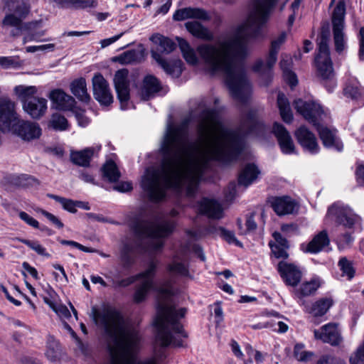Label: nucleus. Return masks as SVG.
<instances>
[{
    "mask_svg": "<svg viewBox=\"0 0 364 364\" xmlns=\"http://www.w3.org/2000/svg\"><path fill=\"white\" fill-rule=\"evenodd\" d=\"M197 129L198 139L188 143L184 125H167L159 149L160 167L147 168L141 180L151 200H161L168 189L185 190L193 196L211 161L228 164L236 160L243 149L244 135H259L264 125L251 109L240 128L232 129L223 124L216 110L208 109L200 114Z\"/></svg>",
    "mask_w": 364,
    "mask_h": 364,
    "instance_id": "nucleus-1",
    "label": "nucleus"
},
{
    "mask_svg": "<svg viewBox=\"0 0 364 364\" xmlns=\"http://www.w3.org/2000/svg\"><path fill=\"white\" fill-rule=\"evenodd\" d=\"M277 1L253 0L247 18L232 34L215 44L203 43L197 47V53L207 71L211 75L223 73L232 97L242 103L248 100L251 85L243 65L237 63V59L245 55L247 40L261 36V29Z\"/></svg>",
    "mask_w": 364,
    "mask_h": 364,
    "instance_id": "nucleus-2",
    "label": "nucleus"
},
{
    "mask_svg": "<svg viewBox=\"0 0 364 364\" xmlns=\"http://www.w3.org/2000/svg\"><path fill=\"white\" fill-rule=\"evenodd\" d=\"M156 267L157 262L151 261L145 271L119 281L117 286L126 287L136 280H141L134 294V301L137 304L146 299L149 290L154 289L157 291L159 298L156 315L154 321V325L157 331L156 341L163 347L169 345L179 347L183 345L181 338L187 337L179 322L180 318L185 316L186 309H176L172 304L171 296L173 294V290L169 282H167L166 286H154V278Z\"/></svg>",
    "mask_w": 364,
    "mask_h": 364,
    "instance_id": "nucleus-3",
    "label": "nucleus"
},
{
    "mask_svg": "<svg viewBox=\"0 0 364 364\" xmlns=\"http://www.w3.org/2000/svg\"><path fill=\"white\" fill-rule=\"evenodd\" d=\"M93 318L100 324L108 336L110 364H158L156 356L136 360L141 341L138 328L125 323L121 314L112 307L99 311L92 309Z\"/></svg>",
    "mask_w": 364,
    "mask_h": 364,
    "instance_id": "nucleus-4",
    "label": "nucleus"
},
{
    "mask_svg": "<svg viewBox=\"0 0 364 364\" xmlns=\"http://www.w3.org/2000/svg\"><path fill=\"white\" fill-rule=\"evenodd\" d=\"M175 223L171 220H156L155 221L142 220L133 226L137 237L146 240L145 251L155 252L160 250L163 245V238L172 233Z\"/></svg>",
    "mask_w": 364,
    "mask_h": 364,
    "instance_id": "nucleus-5",
    "label": "nucleus"
},
{
    "mask_svg": "<svg viewBox=\"0 0 364 364\" xmlns=\"http://www.w3.org/2000/svg\"><path fill=\"white\" fill-rule=\"evenodd\" d=\"M329 38L328 28L323 27L318 38V53L315 57V65L318 75L325 82V86L328 90L331 92L336 86V82L334 80V72L330 58Z\"/></svg>",
    "mask_w": 364,
    "mask_h": 364,
    "instance_id": "nucleus-6",
    "label": "nucleus"
},
{
    "mask_svg": "<svg viewBox=\"0 0 364 364\" xmlns=\"http://www.w3.org/2000/svg\"><path fill=\"white\" fill-rule=\"evenodd\" d=\"M287 34L282 32L279 36L273 40L271 43V48L266 62L262 60H258L254 64L252 69L255 72L258 73L263 80V85L267 86L272 80L273 73L272 68L277 60V54L281 46L285 42Z\"/></svg>",
    "mask_w": 364,
    "mask_h": 364,
    "instance_id": "nucleus-7",
    "label": "nucleus"
},
{
    "mask_svg": "<svg viewBox=\"0 0 364 364\" xmlns=\"http://www.w3.org/2000/svg\"><path fill=\"white\" fill-rule=\"evenodd\" d=\"M294 108L305 119L311 123L315 127L319 126L326 113L321 106L315 102H305L301 99L294 102Z\"/></svg>",
    "mask_w": 364,
    "mask_h": 364,
    "instance_id": "nucleus-8",
    "label": "nucleus"
},
{
    "mask_svg": "<svg viewBox=\"0 0 364 364\" xmlns=\"http://www.w3.org/2000/svg\"><path fill=\"white\" fill-rule=\"evenodd\" d=\"M360 223V217L348 205L343 206V248L353 242L355 230Z\"/></svg>",
    "mask_w": 364,
    "mask_h": 364,
    "instance_id": "nucleus-9",
    "label": "nucleus"
},
{
    "mask_svg": "<svg viewBox=\"0 0 364 364\" xmlns=\"http://www.w3.org/2000/svg\"><path fill=\"white\" fill-rule=\"evenodd\" d=\"M94 98L103 106L113 102V95L109 83L100 73L95 74L92 79Z\"/></svg>",
    "mask_w": 364,
    "mask_h": 364,
    "instance_id": "nucleus-10",
    "label": "nucleus"
},
{
    "mask_svg": "<svg viewBox=\"0 0 364 364\" xmlns=\"http://www.w3.org/2000/svg\"><path fill=\"white\" fill-rule=\"evenodd\" d=\"M18 119L15 111V103L8 97L0 99V131L9 132L11 131L13 124Z\"/></svg>",
    "mask_w": 364,
    "mask_h": 364,
    "instance_id": "nucleus-11",
    "label": "nucleus"
},
{
    "mask_svg": "<svg viewBox=\"0 0 364 364\" xmlns=\"http://www.w3.org/2000/svg\"><path fill=\"white\" fill-rule=\"evenodd\" d=\"M11 131L24 141L38 139L41 135V128L36 122L17 119L13 124Z\"/></svg>",
    "mask_w": 364,
    "mask_h": 364,
    "instance_id": "nucleus-12",
    "label": "nucleus"
},
{
    "mask_svg": "<svg viewBox=\"0 0 364 364\" xmlns=\"http://www.w3.org/2000/svg\"><path fill=\"white\" fill-rule=\"evenodd\" d=\"M314 335L315 339L321 340L323 343L333 346H338L341 341L339 323H328L318 329H314Z\"/></svg>",
    "mask_w": 364,
    "mask_h": 364,
    "instance_id": "nucleus-13",
    "label": "nucleus"
},
{
    "mask_svg": "<svg viewBox=\"0 0 364 364\" xmlns=\"http://www.w3.org/2000/svg\"><path fill=\"white\" fill-rule=\"evenodd\" d=\"M129 72L126 69L119 70L114 77V87L117 97L121 103V107L126 109L124 103L129 100V81L128 80Z\"/></svg>",
    "mask_w": 364,
    "mask_h": 364,
    "instance_id": "nucleus-14",
    "label": "nucleus"
},
{
    "mask_svg": "<svg viewBox=\"0 0 364 364\" xmlns=\"http://www.w3.org/2000/svg\"><path fill=\"white\" fill-rule=\"evenodd\" d=\"M333 8L331 17L335 46L337 51L341 50V0H331L329 9Z\"/></svg>",
    "mask_w": 364,
    "mask_h": 364,
    "instance_id": "nucleus-15",
    "label": "nucleus"
},
{
    "mask_svg": "<svg viewBox=\"0 0 364 364\" xmlns=\"http://www.w3.org/2000/svg\"><path fill=\"white\" fill-rule=\"evenodd\" d=\"M53 106L58 110L70 111L72 110L76 101L73 97L69 95L61 89H55L50 92L48 95Z\"/></svg>",
    "mask_w": 364,
    "mask_h": 364,
    "instance_id": "nucleus-16",
    "label": "nucleus"
},
{
    "mask_svg": "<svg viewBox=\"0 0 364 364\" xmlns=\"http://www.w3.org/2000/svg\"><path fill=\"white\" fill-rule=\"evenodd\" d=\"M277 269L287 284L295 287L300 282L301 272L294 264L281 261L278 264Z\"/></svg>",
    "mask_w": 364,
    "mask_h": 364,
    "instance_id": "nucleus-17",
    "label": "nucleus"
},
{
    "mask_svg": "<svg viewBox=\"0 0 364 364\" xmlns=\"http://www.w3.org/2000/svg\"><path fill=\"white\" fill-rule=\"evenodd\" d=\"M272 132L277 139L279 145L283 154H291L294 152L295 146L289 132L281 124L274 122Z\"/></svg>",
    "mask_w": 364,
    "mask_h": 364,
    "instance_id": "nucleus-18",
    "label": "nucleus"
},
{
    "mask_svg": "<svg viewBox=\"0 0 364 364\" xmlns=\"http://www.w3.org/2000/svg\"><path fill=\"white\" fill-rule=\"evenodd\" d=\"M296 137L301 146L311 154L318 151V145L314 134L306 127H300L295 132Z\"/></svg>",
    "mask_w": 364,
    "mask_h": 364,
    "instance_id": "nucleus-19",
    "label": "nucleus"
},
{
    "mask_svg": "<svg viewBox=\"0 0 364 364\" xmlns=\"http://www.w3.org/2000/svg\"><path fill=\"white\" fill-rule=\"evenodd\" d=\"M330 240L326 230H322L315 235L312 240L307 244H302L301 250L307 253L316 254L321 252L328 246Z\"/></svg>",
    "mask_w": 364,
    "mask_h": 364,
    "instance_id": "nucleus-20",
    "label": "nucleus"
},
{
    "mask_svg": "<svg viewBox=\"0 0 364 364\" xmlns=\"http://www.w3.org/2000/svg\"><path fill=\"white\" fill-rule=\"evenodd\" d=\"M269 202L278 215L292 214L296 206L295 201L289 196L272 197Z\"/></svg>",
    "mask_w": 364,
    "mask_h": 364,
    "instance_id": "nucleus-21",
    "label": "nucleus"
},
{
    "mask_svg": "<svg viewBox=\"0 0 364 364\" xmlns=\"http://www.w3.org/2000/svg\"><path fill=\"white\" fill-rule=\"evenodd\" d=\"M47 108V100L43 97H36L23 105V110L34 119L42 117L46 114Z\"/></svg>",
    "mask_w": 364,
    "mask_h": 364,
    "instance_id": "nucleus-22",
    "label": "nucleus"
},
{
    "mask_svg": "<svg viewBox=\"0 0 364 364\" xmlns=\"http://www.w3.org/2000/svg\"><path fill=\"white\" fill-rule=\"evenodd\" d=\"M151 57L158 63L164 70L173 77H178L183 71V63L181 60H175L171 63L167 62L156 51H151Z\"/></svg>",
    "mask_w": 364,
    "mask_h": 364,
    "instance_id": "nucleus-23",
    "label": "nucleus"
},
{
    "mask_svg": "<svg viewBox=\"0 0 364 364\" xmlns=\"http://www.w3.org/2000/svg\"><path fill=\"white\" fill-rule=\"evenodd\" d=\"M200 213L210 218L220 219L223 217V210L220 203L214 200L203 198L198 204Z\"/></svg>",
    "mask_w": 364,
    "mask_h": 364,
    "instance_id": "nucleus-24",
    "label": "nucleus"
},
{
    "mask_svg": "<svg viewBox=\"0 0 364 364\" xmlns=\"http://www.w3.org/2000/svg\"><path fill=\"white\" fill-rule=\"evenodd\" d=\"M173 18L175 21H183L187 18H196L200 20L207 21L210 19V16L203 9L186 7L177 10Z\"/></svg>",
    "mask_w": 364,
    "mask_h": 364,
    "instance_id": "nucleus-25",
    "label": "nucleus"
},
{
    "mask_svg": "<svg viewBox=\"0 0 364 364\" xmlns=\"http://www.w3.org/2000/svg\"><path fill=\"white\" fill-rule=\"evenodd\" d=\"M71 92L82 102L89 103L91 100L87 92V83L84 77L74 80L70 85Z\"/></svg>",
    "mask_w": 364,
    "mask_h": 364,
    "instance_id": "nucleus-26",
    "label": "nucleus"
},
{
    "mask_svg": "<svg viewBox=\"0 0 364 364\" xmlns=\"http://www.w3.org/2000/svg\"><path fill=\"white\" fill-rule=\"evenodd\" d=\"M161 89L162 87L158 79L153 75H148L143 80L141 97L143 100H148Z\"/></svg>",
    "mask_w": 364,
    "mask_h": 364,
    "instance_id": "nucleus-27",
    "label": "nucleus"
},
{
    "mask_svg": "<svg viewBox=\"0 0 364 364\" xmlns=\"http://www.w3.org/2000/svg\"><path fill=\"white\" fill-rule=\"evenodd\" d=\"M333 304L331 298H321L314 302L306 311L314 317H320L325 315Z\"/></svg>",
    "mask_w": 364,
    "mask_h": 364,
    "instance_id": "nucleus-28",
    "label": "nucleus"
},
{
    "mask_svg": "<svg viewBox=\"0 0 364 364\" xmlns=\"http://www.w3.org/2000/svg\"><path fill=\"white\" fill-rule=\"evenodd\" d=\"M94 153L95 149L92 147H88L78 151H73L70 154V160L77 166L87 167L90 166Z\"/></svg>",
    "mask_w": 364,
    "mask_h": 364,
    "instance_id": "nucleus-29",
    "label": "nucleus"
},
{
    "mask_svg": "<svg viewBox=\"0 0 364 364\" xmlns=\"http://www.w3.org/2000/svg\"><path fill=\"white\" fill-rule=\"evenodd\" d=\"M186 29L195 37L203 40H211L213 33L198 21H188L186 23Z\"/></svg>",
    "mask_w": 364,
    "mask_h": 364,
    "instance_id": "nucleus-30",
    "label": "nucleus"
},
{
    "mask_svg": "<svg viewBox=\"0 0 364 364\" xmlns=\"http://www.w3.org/2000/svg\"><path fill=\"white\" fill-rule=\"evenodd\" d=\"M291 58L288 55H282L279 65L283 71L284 77L291 87H294L296 85L298 80L295 73L291 71Z\"/></svg>",
    "mask_w": 364,
    "mask_h": 364,
    "instance_id": "nucleus-31",
    "label": "nucleus"
},
{
    "mask_svg": "<svg viewBox=\"0 0 364 364\" xmlns=\"http://www.w3.org/2000/svg\"><path fill=\"white\" fill-rule=\"evenodd\" d=\"M259 173V170L254 164H247L239 176V184L249 186L257 178Z\"/></svg>",
    "mask_w": 364,
    "mask_h": 364,
    "instance_id": "nucleus-32",
    "label": "nucleus"
},
{
    "mask_svg": "<svg viewBox=\"0 0 364 364\" xmlns=\"http://www.w3.org/2000/svg\"><path fill=\"white\" fill-rule=\"evenodd\" d=\"M180 50L186 61L191 65H197L198 58L194 50L190 46L189 43L182 38L177 37Z\"/></svg>",
    "mask_w": 364,
    "mask_h": 364,
    "instance_id": "nucleus-33",
    "label": "nucleus"
},
{
    "mask_svg": "<svg viewBox=\"0 0 364 364\" xmlns=\"http://www.w3.org/2000/svg\"><path fill=\"white\" fill-rule=\"evenodd\" d=\"M277 106L283 121L290 123L293 119V114L287 98L282 92H279L277 96Z\"/></svg>",
    "mask_w": 364,
    "mask_h": 364,
    "instance_id": "nucleus-34",
    "label": "nucleus"
},
{
    "mask_svg": "<svg viewBox=\"0 0 364 364\" xmlns=\"http://www.w3.org/2000/svg\"><path fill=\"white\" fill-rule=\"evenodd\" d=\"M150 39L159 45V51L161 53L168 54L176 48V43L172 40L159 33L153 35Z\"/></svg>",
    "mask_w": 364,
    "mask_h": 364,
    "instance_id": "nucleus-35",
    "label": "nucleus"
},
{
    "mask_svg": "<svg viewBox=\"0 0 364 364\" xmlns=\"http://www.w3.org/2000/svg\"><path fill=\"white\" fill-rule=\"evenodd\" d=\"M320 285L318 279H311L303 283L298 289L295 290V294L299 298L311 296L316 292Z\"/></svg>",
    "mask_w": 364,
    "mask_h": 364,
    "instance_id": "nucleus-36",
    "label": "nucleus"
},
{
    "mask_svg": "<svg viewBox=\"0 0 364 364\" xmlns=\"http://www.w3.org/2000/svg\"><path fill=\"white\" fill-rule=\"evenodd\" d=\"M14 92L23 105L30 99H34V95L37 92L35 86L18 85L14 87Z\"/></svg>",
    "mask_w": 364,
    "mask_h": 364,
    "instance_id": "nucleus-37",
    "label": "nucleus"
},
{
    "mask_svg": "<svg viewBox=\"0 0 364 364\" xmlns=\"http://www.w3.org/2000/svg\"><path fill=\"white\" fill-rule=\"evenodd\" d=\"M328 224L339 226L341 224V206L339 203H335L328 209L326 215Z\"/></svg>",
    "mask_w": 364,
    "mask_h": 364,
    "instance_id": "nucleus-38",
    "label": "nucleus"
},
{
    "mask_svg": "<svg viewBox=\"0 0 364 364\" xmlns=\"http://www.w3.org/2000/svg\"><path fill=\"white\" fill-rule=\"evenodd\" d=\"M167 270L171 274L181 277H187L188 275L187 265L177 257H174L173 261L167 266Z\"/></svg>",
    "mask_w": 364,
    "mask_h": 364,
    "instance_id": "nucleus-39",
    "label": "nucleus"
},
{
    "mask_svg": "<svg viewBox=\"0 0 364 364\" xmlns=\"http://www.w3.org/2000/svg\"><path fill=\"white\" fill-rule=\"evenodd\" d=\"M316 128L319 134L320 138L322 140L323 145L328 147L333 146L335 141L336 131L331 130L321 124Z\"/></svg>",
    "mask_w": 364,
    "mask_h": 364,
    "instance_id": "nucleus-40",
    "label": "nucleus"
},
{
    "mask_svg": "<svg viewBox=\"0 0 364 364\" xmlns=\"http://www.w3.org/2000/svg\"><path fill=\"white\" fill-rule=\"evenodd\" d=\"M103 176L110 182H115L120 178V173L115 163L108 161L102 167Z\"/></svg>",
    "mask_w": 364,
    "mask_h": 364,
    "instance_id": "nucleus-41",
    "label": "nucleus"
},
{
    "mask_svg": "<svg viewBox=\"0 0 364 364\" xmlns=\"http://www.w3.org/2000/svg\"><path fill=\"white\" fill-rule=\"evenodd\" d=\"M237 225L240 235H246L255 231L257 227L255 220V213H251L250 215H247L245 228L242 226V222L240 218L237 220Z\"/></svg>",
    "mask_w": 364,
    "mask_h": 364,
    "instance_id": "nucleus-42",
    "label": "nucleus"
},
{
    "mask_svg": "<svg viewBox=\"0 0 364 364\" xmlns=\"http://www.w3.org/2000/svg\"><path fill=\"white\" fill-rule=\"evenodd\" d=\"M59 351V343L53 336H49L47 340V350L46 352V357L50 360L54 361L58 357Z\"/></svg>",
    "mask_w": 364,
    "mask_h": 364,
    "instance_id": "nucleus-43",
    "label": "nucleus"
},
{
    "mask_svg": "<svg viewBox=\"0 0 364 364\" xmlns=\"http://www.w3.org/2000/svg\"><path fill=\"white\" fill-rule=\"evenodd\" d=\"M294 355L299 361L308 362L314 358V353L312 351L304 350L303 343H296L294 348Z\"/></svg>",
    "mask_w": 364,
    "mask_h": 364,
    "instance_id": "nucleus-44",
    "label": "nucleus"
},
{
    "mask_svg": "<svg viewBox=\"0 0 364 364\" xmlns=\"http://www.w3.org/2000/svg\"><path fill=\"white\" fill-rule=\"evenodd\" d=\"M12 183L16 186L21 187H28L39 184L38 181L36 178L27 174L14 176Z\"/></svg>",
    "mask_w": 364,
    "mask_h": 364,
    "instance_id": "nucleus-45",
    "label": "nucleus"
},
{
    "mask_svg": "<svg viewBox=\"0 0 364 364\" xmlns=\"http://www.w3.org/2000/svg\"><path fill=\"white\" fill-rule=\"evenodd\" d=\"M48 197L61 204L63 209H65V210L72 213H75L77 212L76 200H73L71 199L65 198L53 194H49Z\"/></svg>",
    "mask_w": 364,
    "mask_h": 364,
    "instance_id": "nucleus-46",
    "label": "nucleus"
},
{
    "mask_svg": "<svg viewBox=\"0 0 364 364\" xmlns=\"http://www.w3.org/2000/svg\"><path fill=\"white\" fill-rule=\"evenodd\" d=\"M50 126L55 130L64 131L68 127V122L66 118L58 113L53 114L50 120Z\"/></svg>",
    "mask_w": 364,
    "mask_h": 364,
    "instance_id": "nucleus-47",
    "label": "nucleus"
},
{
    "mask_svg": "<svg viewBox=\"0 0 364 364\" xmlns=\"http://www.w3.org/2000/svg\"><path fill=\"white\" fill-rule=\"evenodd\" d=\"M21 243L28 246L30 249L35 251L38 255L46 257L47 258L50 257V255L46 252V248L42 246L38 241L29 240L27 239H19Z\"/></svg>",
    "mask_w": 364,
    "mask_h": 364,
    "instance_id": "nucleus-48",
    "label": "nucleus"
},
{
    "mask_svg": "<svg viewBox=\"0 0 364 364\" xmlns=\"http://www.w3.org/2000/svg\"><path fill=\"white\" fill-rule=\"evenodd\" d=\"M141 54L136 50H127L119 56V60L122 64H130L137 62Z\"/></svg>",
    "mask_w": 364,
    "mask_h": 364,
    "instance_id": "nucleus-49",
    "label": "nucleus"
},
{
    "mask_svg": "<svg viewBox=\"0 0 364 364\" xmlns=\"http://www.w3.org/2000/svg\"><path fill=\"white\" fill-rule=\"evenodd\" d=\"M23 18L14 14H6L3 19L2 24L6 26L15 27L18 31L22 29Z\"/></svg>",
    "mask_w": 364,
    "mask_h": 364,
    "instance_id": "nucleus-50",
    "label": "nucleus"
},
{
    "mask_svg": "<svg viewBox=\"0 0 364 364\" xmlns=\"http://www.w3.org/2000/svg\"><path fill=\"white\" fill-rule=\"evenodd\" d=\"M11 1H13V0ZM14 1L17 3L14 9V14L23 19L25 18L30 11V7L23 0H14Z\"/></svg>",
    "mask_w": 364,
    "mask_h": 364,
    "instance_id": "nucleus-51",
    "label": "nucleus"
},
{
    "mask_svg": "<svg viewBox=\"0 0 364 364\" xmlns=\"http://www.w3.org/2000/svg\"><path fill=\"white\" fill-rule=\"evenodd\" d=\"M97 4L95 0H72V9H75L95 7Z\"/></svg>",
    "mask_w": 364,
    "mask_h": 364,
    "instance_id": "nucleus-52",
    "label": "nucleus"
},
{
    "mask_svg": "<svg viewBox=\"0 0 364 364\" xmlns=\"http://www.w3.org/2000/svg\"><path fill=\"white\" fill-rule=\"evenodd\" d=\"M355 269L353 267L352 262L348 261L346 257H343V277L347 276L350 280L355 276Z\"/></svg>",
    "mask_w": 364,
    "mask_h": 364,
    "instance_id": "nucleus-53",
    "label": "nucleus"
},
{
    "mask_svg": "<svg viewBox=\"0 0 364 364\" xmlns=\"http://www.w3.org/2000/svg\"><path fill=\"white\" fill-rule=\"evenodd\" d=\"M344 95L351 99L355 100L360 96V92L357 85V82L352 85H347L343 90Z\"/></svg>",
    "mask_w": 364,
    "mask_h": 364,
    "instance_id": "nucleus-54",
    "label": "nucleus"
},
{
    "mask_svg": "<svg viewBox=\"0 0 364 364\" xmlns=\"http://www.w3.org/2000/svg\"><path fill=\"white\" fill-rule=\"evenodd\" d=\"M350 364H364V341L357 349L353 355L350 358Z\"/></svg>",
    "mask_w": 364,
    "mask_h": 364,
    "instance_id": "nucleus-55",
    "label": "nucleus"
},
{
    "mask_svg": "<svg viewBox=\"0 0 364 364\" xmlns=\"http://www.w3.org/2000/svg\"><path fill=\"white\" fill-rule=\"evenodd\" d=\"M58 240L60 242V244L63 245H70L73 247L77 248L80 250L83 251L85 252H93L95 251L94 250L83 246L82 245L73 240H61L60 238H58Z\"/></svg>",
    "mask_w": 364,
    "mask_h": 364,
    "instance_id": "nucleus-56",
    "label": "nucleus"
},
{
    "mask_svg": "<svg viewBox=\"0 0 364 364\" xmlns=\"http://www.w3.org/2000/svg\"><path fill=\"white\" fill-rule=\"evenodd\" d=\"M274 240H275V242L274 243H272V242H269V246L272 247V246H277V247H289V242L287 241V240L284 237L281 233L278 232H274L272 235Z\"/></svg>",
    "mask_w": 364,
    "mask_h": 364,
    "instance_id": "nucleus-57",
    "label": "nucleus"
},
{
    "mask_svg": "<svg viewBox=\"0 0 364 364\" xmlns=\"http://www.w3.org/2000/svg\"><path fill=\"white\" fill-rule=\"evenodd\" d=\"M45 35V31H40L37 32H29L26 34L23 39V43H26L29 41H45V40H41V38Z\"/></svg>",
    "mask_w": 364,
    "mask_h": 364,
    "instance_id": "nucleus-58",
    "label": "nucleus"
},
{
    "mask_svg": "<svg viewBox=\"0 0 364 364\" xmlns=\"http://www.w3.org/2000/svg\"><path fill=\"white\" fill-rule=\"evenodd\" d=\"M272 254L274 255L276 258L278 259H287L289 257V254L287 252V250L289 247H277V246H272L270 247Z\"/></svg>",
    "mask_w": 364,
    "mask_h": 364,
    "instance_id": "nucleus-59",
    "label": "nucleus"
},
{
    "mask_svg": "<svg viewBox=\"0 0 364 364\" xmlns=\"http://www.w3.org/2000/svg\"><path fill=\"white\" fill-rule=\"evenodd\" d=\"M19 218L24 221L27 225L34 228H39V223L34 219L33 217L30 216L27 213L21 211L18 213Z\"/></svg>",
    "mask_w": 364,
    "mask_h": 364,
    "instance_id": "nucleus-60",
    "label": "nucleus"
},
{
    "mask_svg": "<svg viewBox=\"0 0 364 364\" xmlns=\"http://www.w3.org/2000/svg\"><path fill=\"white\" fill-rule=\"evenodd\" d=\"M218 230H220L221 235L229 243H235L237 245L241 246L240 242L236 240L235 234L232 232L227 230L221 227H220Z\"/></svg>",
    "mask_w": 364,
    "mask_h": 364,
    "instance_id": "nucleus-61",
    "label": "nucleus"
},
{
    "mask_svg": "<svg viewBox=\"0 0 364 364\" xmlns=\"http://www.w3.org/2000/svg\"><path fill=\"white\" fill-rule=\"evenodd\" d=\"M38 212L41 213L43 216H45L51 223L55 225L57 228H62L63 227V223L52 213L43 209H40Z\"/></svg>",
    "mask_w": 364,
    "mask_h": 364,
    "instance_id": "nucleus-62",
    "label": "nucleus"
},
{
    "mask_svg": "<svg viewBox=\"0 0 364 364\" xmlns=\"http://www.w3.org/2000/svg\"><path fill=\"white\" fill-rule=\"evenodd\" d=\"M55 48V44L49 43L41 46H31L26 48V52L28 53H35L37 51H45V50H53Z\"/></svg>",
    "mask_w": 364,
    "mask_h": 364,
    "instance_id": "nucleus-63",
    "label": "nucleus"
},
{
    "mask_svg": "<svg viewBox=\"0 0 364 364\" xmlns=\"http://www.w3.org/2000/svg\"><path fill=\"white\" fill-rule=\"evenodd\" d=\"M359 52L358 56L360 60H364V26L360 29Z\"/></svg>",
    "mask_w": 364,
    "mask_h": 364,
    "instance_id": "nucleus-64",
    "label": "nucleus"
}]
</instances>
